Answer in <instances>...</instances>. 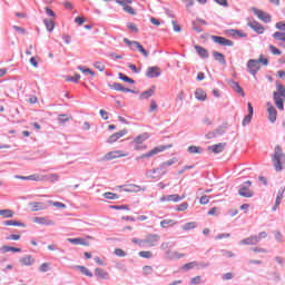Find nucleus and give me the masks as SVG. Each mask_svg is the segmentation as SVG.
Returning a JSON list of instances; mask_svg holds the SVG:
<instances>
[{
    "instance_id": "nucleus-1",
    "label": "nucleus",
    "mask_w": 285,
    "mask_h": 285,
    "mask_svg": "<svg viewBox=\"0 0 285 285\" xmlns=\"http://www.w3.org/2000/svg\"><path fill=\"white\" fill-rule=\"evenodd\" d=\"M273 99L278 110H284L285 86L276 81V91L273 92Z\"/></svg>"
},
{
    "instance_id": "nucleus-2",
    "label": "nucleus",
    "mask_w": 285,
    "mask_h": 285,
    "mask_svg": "<svg viewBox=\"0 0 285 285\" xmlns=\"http://www.w3.org/2000/svg\"><path fill=\"white\" fill-rule=\"evenodd\" d=\"M168 148H173V144L155 147L148 153L136 157V161H139V159H150V157H155V155H159V153H164V150H168Z\"/></svg>"
},
{
    "instance_id": "nucleus-3",
    "label": "nucleus",
    "mask_w": 285,
    "mask_h": 285,
    "mask_svg": "<svg viewBox=\"0 0 285 285\" xmlns=\"http://www.w3.org/2000/svg\"><path fill=\"white\" fill-rule=\"evenodd\" d=\"M250 186H253V181L246 180L243 185H240V187L238 189V195H240V197H245L247 199H250V197H255V193H253V190H250Z\"/></svg>"
},
{
    "instance_id": "nucleus-4",
    "label": "nucleus",
    "mask_w": 285,
    "mask_h": 285,
    "mask_svg": "<svg viewBox=\"0 0 285 285\" xmlns=\"http://www.w3.org/2000/svg\"><path fill=\"white\" fill-rule=\"evenodd\" d=\"M124 43H126V46H128L129 48H131V50H138V52H141V55L146 58H148V50H146L144 48V46H141V43H139V41H132V40H129L128 38H124Z\"/></svg>"
},
{
    "instance_id": "nucleus-5",
    "label": "nucleus",
    "mask_w": 285,
    "mask_h": 285,
    "mask_svg": "<svg viewBox=\"0 0 285 285\" xmlns=\"http://www.w3.org/2000/svg\"><path fill=\"white\" fill-rule=\"evenodd\" d=\"M259 70H262V66L257 62V59H249L247 61V71L254 78L257 77V72H259Z\"/></svg>"
},
{
    "instance_id": "nucleus-6",
    "label": "nucleus",
    "mask_w": 285,
    "mask_h": 285,
    "mask_svg": "<svg viewBox=\"0 0 285 285\" xmlns=\"http://www.w3.org/2000/svg\"><path fill=\"white\" fill-rule=\"evenodd\" d=\"M226 124L220 125L219 127H217L215 130L209 131L207 135H205L206 139H215L217 137H222L223 135L226 134Z\"/></svg>"
},
{
    "instance_id": "nucleus-7",
    "label": "nucleus",
    "mask_w": 285,
    "mask_h": 285,
    "mask_svg": "<svg viewBox=\"0 0 285 285\" xmlns=\"http://www.w3.org/2000/svg\"><path fill=\"white\" fill-rule=\"evenodd\" d=\"M252 12H254L255 17H257L264 23H271V21H272L271 14H268L255 7L252 8Z\"/></svg>"
},
{
    "instance_id": "nucleus-8",
    "label": "nucleus",
    "mask_w": 285,
    "mask_h": 285,
    "mask_svg": "<svg viewBox=\"0 0 285 285\" xmlns=\"http://www.w3.org/2000/svg\"><path fill=\"white\" fill-rule=\"evenodd\" d=\"M212 41H214V43H218V46H228L229 48H233V46H235V42H233V40H229L222 36H212Z\"/></svg>"
},
{
    "instance_id": "nucleus-9",
    "label": "nucleus",
    "mask_w": 285,
    "mask_h": 285,
    "mask_svg": "<svg viewBox=\"0 0 285 285\" xmlns=\"http://www.w3.org/2000/svg\"><path fill=\"white\" fill-rule=\"evenodd\" d=\"M161 239V236L159 234H149L145 238V246H148L149 248H153L154 246H157V243Z\"/></svg>"
},
{
    "instance_id": "nucleus-10",
    "label": "nucleus",
    "mask_w": 285,
    "mask_h": 285,
    "mask_svg": "<svg viewBox=\"0 0 285 285\" xmlns=\"http://www.w3.org/2000/svg\"><path fill=\"white\" fill-rule=\"evenodd\" d=\"M267 119L271 124H275L277 121V109L271 102H267Z\"/></svg>"
},
{
    "instance_id": "nucleus-11",
    "label": "nucleus",
    "mask_w": 285,
    "mask_h": 285,
    "mask_svg": "<svg viewBox=\"0 0 285 285\" xmlns=\"http://www.w3.org/2000/svg\"><path fill=\"white\" fill-rule=\"evenodd\" d=\"M164 175H166V171H163L158 168H154V169H149L146 173V177H148V179H161V177H164Z\"/></svg>"
},
{
    "instance_id": "nucleus-12",
    "label": "nucleus",
    "mask_w": 285,
    "mask_h": 285,
    "mask_svg": "<svg viewBox=\"0 0 285 285\" xmlns=\"http://www.w3.org/2000/svg\"><path fill=\"white\" fill-rule=\"evenodd\" d=\"M125 135H128V129H122V130L109 136V138L107 139V144H115V142L119 141V139H121V137H125Z\"/></svg>"
},
{
    "instance_id": "nucleus-13",
    "label": "nucleus",
    "mask_w": 285,
    "mask_h": 285,
    "mask_svg": "<svg viewBox=\"0 0 285 285\" xmlns=\"http://www.w3.org/2000/svg\"><path fill=\"white\" fill-rule=\"evenodd\" d=\"M239 244H240V246H255V245L259 244V238L257 237V235H253L245 239H242L239 242Z\"/></svg>"
},
{
    "instance_id": "nucleus-14",
    "label": "nucleus",
    "mask_w": 285,
    "mask_h": 285,
    "mask_svg": "<svg viewBox=\"0 0 285 285\" xmlns=\"http://www.w3.org/2000/svg\"><path fill=\"white\" fill-rule=\"evenodd\" d=\"M146 77L148 79H157V77H161V70L159 67H149L146 72Z\"/></svg>"
},
{
    "instance_id": "nucleus-15",
    "label": "nucleus",
    "mask_w": 285,
    "mask_h": 285,
    "mask_svg": "<svg viewBox=\"0 0 285 285\" xmlns=\"http://www.w3.org/2000/svg\"><path fill=\"white\" fill-rule=\"evenodd\" d=\"M186 199V195L179 196L178 194L165 195L160 198V202H181Z\"/></svg>"
},
{
    "instance_id": "nucleus-16",
    "label": "nucleus",
    "mask_w": 285,
    "mask_h": 285,
    "mask_svg": "<svg viewBox=\"0 0 285 285\" xmlns=\"http://www.w3.org/2000/svg\"><path fill=\"white\" fill-rule=\"evenodd\" d=\"M284 193H285V187H281L276 195L275 205L272 207L273 213H275V210L279 208V204H282V199H284Z\"/></svg>"
},
{
    "instance_id": "nucleus-17",
    "label": "nucleus",
    "mask_w": 285,
    "mask_h": 285,
    "mask_svg": "<svg viewBox=\"0 0 285 285\" xmlns=\"http://www.w3.org/2000/svg\"><path fill=\"white\" fill-rule=\"evenodd\" d=\"M248 28H252L256 35H264V26L259 23L258 21L254 20L252 22L247 23Z\"/></svg>"
},
{
    "instance_id": "nucleus-18",
    "label": "nucleus",
    "mask_w": 285,
    "mask_h": 285,
    "mask_svg": "<svg viewBox=\"0 0 285 285\" xmlns=\"http://www.w3.org/2000/svg\"><path fill=\"white\" fill-rule=\"evenodd\" d=\"M36 259L32 257V255H24L19 258V263L21 266H33Z\"/></svg>"
},
{
    "instance_id": "nucleus-19",
    "label": "nucleus",
    "mask_w": 285,
    "mask_h": 285,
    "mask_svg": "<svg viewBox=\"0 0 285 285\" xmlns=\"http://www.w3.org/2000/svg\"><path fill=\"white\" fill-rule=\"evenodd\" d=\"M67 242H69V244H72L73 246H89L88 240H86L81 237L67 238Z\"/></svg>"
},
{
    "instance_id": "nucleus-20",
    "label": "nucleus",
    "mask_w": 285,
    "mask_h": 285,
    "mask_svg": "<svg viewBox=\"0 0 285 285\" xmlns=\"http://www.w3.org/2000/svg\"><path fill=\"white\" fill-rule=\"evenodd\" d=\"M35 224H40V226H55V223L47 217H35Z\"/></svg>"
},
{
    "instance_id": "nucleus-21",
    "label": "nucleus",
    "mask_w": 285,
    "mask_h": 285,
    "mask_svg": "<svg viewBox=\"0 0 285 285\" xmlns=\"http://www.w3.org/2000/svg\"><path fill=\"white\" fill-rule=\"evenodd\" d=\"M224 148H226V142H219L208 147V150L215 153V155H219V153H224Z\"/></svg>"
},
{
    "instance_id": "nucleus-22",
    "label": "nucleus",
    "mask_w": 285,
    "mask_h": 285,
    "mask_svg": "<svg viewBox=\"0 0 285 285\" xmlns=\"http://www.w3.org/2000/svg\"><path fill=\"white\" fill-rule=\"evenodd\" d=\"M95 276L97 277V279H108V277H110V274H108V272H106L104 268L97 267L95 269Z\"/></svg>"
},
{
    "instance_id": "nucleus-23",
    "label": "nucleus",
    "mask_w": 285,
    "mask_h": 285,
    "mask_svg": "<svg viewBox=\"0 0 285 285\" xmlns=\"http://www.w3.org/2000/svg\"><path fill=\"white\" fill-rule=\"evenodd\" d=\"M117 157H124L121 151H109L104 156V161H112V159H117Z\"/></svg>"
},
{
    "instance_id": "nucleus-24",
    "label": "nucleus",
    "mask_w": 285,
    "mask_h": 285,
    "mask_svg": "<svg viewBox=\"0 0 285 285\" xmlns=\"http://www.w3.org/2000/svg\"><path fill=\"white\" fill-rule=\"evenodd\" d=\"M195 50L197 52L198 56H200L202 59H208L209 53L208 50L199 45L195 46Z\"/></svg>"
},
{
    "instance_id": "nucleus-25",
    "label": "nucleus",
    "mask_w": 285,
    "mask_h": 285,
    "mask_svg": "<svg viewBox=\"0 0 285 285\" xmlns=\"http://www.w3.org/2000/svg\"><path fill=\"white\" fill-rule=\"evenodd\" d=\"M213 57L215 61H218V63H220V66H226V57L224 56V53L219 51H213Z\"/></svg>"
},
{
    "instance_id": "nucleus-26",
    "label": "nucleus",
    "mask_w": 285,
    "mask_h": 285,
    "mask_svg": "<svg viewBox=\"0 0 285 285\" xmlns=\"http://www.w3.org/2000/svg\"><path fill=\"white\" fill-rule=\"evenodd\" d=\"M109 88L111 90H117L118 92H129L130 88H126L124 87V85L119 83V82H114L112 85H109Z\"/></svg>"
},
{
    "instance_id": "nucleus-27",
    "label": "nucleus",
    "mask_w": 285,
    "mask_h": 285,
    "mask_svg": "<svg viewBox=\"0 0 285 285\" xmlns=\"http://www.w3.org/2000/svg\"><path fill=\"white\" fill-rule=\"evenodd\" d=\"M181 257H186V254H179L178 252H166V259H181Z\"/></svg>"
},
{
    "instance_id": "nucleus-28",
    "label": "nucleus",
    "mask_w": 285,
    "mask_h": 285,
    "mask_svg": "<svg viewBox=\"0 0 285 285\" xmlns=\"http://www.w3.org/2000/svg\"><path fill=\"white\" fill-rule=\"evenodd\" d=\"M75 268H76V271H79L80 273H82V275H86L87 277H94L95 276L92 274V272H90V269H88V267H86L83 265H76Z\"/></svg>"
},
{
    "instance_id": "nucleus-29",
    "label": "nucleus",
    "mask_w": 285,
    "mask_h": 285,
    "mask_svg": "<svg viewBox=\"0 0 285 285\" xmlns=\"http://www.w3.org/2000/svg\"><path fill=\"white\" fill-rule=\"evenodd\" d=\"M153 95H155V86H151V88H149L148 90H145L140 94V99H150V97H153Z\"/></svg>"
},
{
    "instance_id": "nucleus-30",
    "label": "nucleus",
    "mask_w": 285,
    "mask_h": 285,
    "mask_svg": "<svg viewBox=\"0 0 285 285\" xmlns=\"http://www.w3.org/2000/svg\"><path fill=\"white\" fill-rule=\"evenodd\" d=\"M0 250L2 253H21V248L19 247H13V246H9V245H3Z\"/></svg>"
},
{
    "instance_id": "nucleus-31",
    "label": "nucleus",
    "mask_w": 285,
    "mask_h": 285,
    "mask_svg": "<svg viewBox=\"0 0 285 285\" xmlns=\"http://www.w3.org/2000/svg\"><path fill=\"white\" fill-rule=\"evenodd\" d=\"M31 210L37 213L39 210H46V204L43 203H30Z\"/></svg>"
},
{
    "instance_id": "nucleus-32",
    "label": "nucleus",
    "mask_w": 285,
    "mask_h": 285,
    "mask_svg": "<svg viewBox=\"0 0 285 285\" xmlns=\"http://www.w3.org/2000/svg\"><path fill=\"white\" fill-rule=\"evenodd\" d=\"M232 88L237 92L238 95H242V97H246V94L244 92V89L242 86H239V82L237 81H232Z\"/></svg>"
},
{
    "instance_id": "nucleus-33",
    "label": "nucleus",
    "mask_w": 285,
    "mask_h": 285,
    "mask_svg": "<svg viewBox=\"0 0 285 285\" xmlns=\"http://www.w3.org/2000/svg\"><path fill=\"white\" fill-rule=\"evenodd\" d=\"M3 226H18L20 228H26V225L19 220H4Z\"/></svg>"
},
{
    "instance_id": "nucleus-34",
    "label": "nucleus",
    "mask_w": 285,
    "mask_h": 285,
    "mask_svg": "<svg viewBox=\"0 0 285 285\" xmlns=\"http://www.w3.org/2000/svg\"><path fill=\"white\" fill-rule=\"evenodd\" d=\"M0 216L4 219H11V217H14V212L11 209H0Z\"/></svg>"
},
{
    "instance_id": "nucleus-35",
    "label": "nucleus",
    "mask_w": 285,
    "mask_h": 285,
    "mask_svg": "<svg viewBox=\"0 0 285 285\" xmlns=\"http://www.w3.org/2000/svg\"><path fill=\"white\" fill-rule=\"evenodd\" d=\"M188 153H190V155H202V153H204V148L191 145L188 147Z\"/></svg>"
},
{
    "instance_id": "nucleus-36",
    "label": "nucleus",
    "mask_w": 285,
    "mask_h": 285,
    "mask_svg": "<svg viewBox=\"0 0 285 285\" xmlns=\"http://www.w3.org/2000/svg\"><path fill=\"white\" fill-rule=\"evenodd\" d=\"M43 23L48 32H52L55 30V20L52 19H43Z\"/></svg>"
},
{
    "instance_id": "nucleus-37",
    "label": "nucleus",
    "mask_w": 285,
    "mask_h": 285,
    "mask_svg": "<svg viewBox=\"0 0 285 285\" xmlns=\"http://www.w3.org/2000/svg\"><path fill=\"white\" fill-rule=\"evenodd\" d=\"M195 98L198 101H206V92L202 89H196L195 91Z\"/></svg>"
},
{
    "instance_id": "nucleus-38",
    "label": "nucleus",
    "mask_w": 285,
    "mask_h": 285,
    "mask_svg": "<svg viewBox=\"0 0 285 285\" xmlns=\"http://www.w3.org/2000/svg\"><path fill=\"white\" fill-rule=\"evenodd\" d=\"M124 190H125V193H139V190H141V186L128 185Z\"/></svg>"
},
{
    "instance_id": "nucleus-39",
    "label": "nucleus",
    "mask_w": 285,
    "mask_h": 285,
    "mask_svg": "<svg viewBox=\"0 0 285 285\" xmlns=\"http://www.w3.org/2000/svg\"><path fill=\"white\" fill-rule=\"evenodd\" d=\"M118 79H120V81H125L126 83H136L135 79L124 75L122 72L118 73Z\"/></svg>"
},
{
    "instance_id": "nucleus-40",
    "label": "nucleus",
    "mask_w": 285,
    "mask_h": 285,
    "mask_svg": "<svg viewBox=\"0 0 285 285\" xmlns=\"http://www.w3.org/2000/svg\"><path fill=\"white\" fill-rule=\"evenodd\" d=\"M273 39L275 41H284L285 43V32H282V31H276L273 33Z\"/></svg>"
},
{
    "instance_id": "nucleus-41",
    "label": "nucleus",
    "mask_w": 285,
    "mask_h": 285,
    "mask_svg": "<svg viewBox=\"0 0 285 285\" xmlns=\"http://www.w3.org/2000/svg\"><path fill=\"white\" fill-rule=\"evenodd\" d=\"M195 266H199V262L194 261V262L187 263V264H185V265L181 267V269H183V271H193V268H195Z\"/></svg>"
},
{
    "instance_id": "nucleus-42",
    "label": "nucleus",
    "mask_w": 285,
    "mask_h": 285,
    "mask_svg": "<svg viewBox=\"0 0 285 285\" xmlns=\"http://www.w3.org/2000/svg\"><path fill=\"white\" fill-rule=\"evenodd\" d=\"M148 137H149L148 132H145V134L137 136L134 141H135V144L140 145V144H144V141H146V139H148Z\"/></svg>"
},
{
    "instance_id": "nucleus-43",
    "label": "nucleus",
    "mask_w": 285,
    "mask_h": 285,
    "mask_svg": "<svg viewBox=\"0 0 285 285\" xmlns=\"http://www.w3.org/2000/svg\"><path fill=\"white\" fill-rule=\"evenodd\" d=\"M175 224H177V222L174 219H164L160 222L161 228H168V226H175Z\"/></svg>"
},
{
    "instance_id": "nucleus-44",
    "label": "nucleus",
    "mask_w": 285,
    "mask_h": 285,
    "mask_svg": "<svg viewBox=\"0 0 285 285\" xmlns=\"http://www.w3.org/2000/svg\"><path fill=\"white\" fill-rule=\"evenodd\" d=\"M79 79H81V75L75 73V76H67L66 81H71L72 83H79Z\"/></svg>"
},
{
    "instance_id": "nucleus-45",
    "label": "nucleus",
    "mask_w": 285,
    "mask_h": 285,
    "mask_svg": "<svg viewBox=\"0 0 285 285\" xmlns=\"http://www.w3.org/2000/svg\"><path fill=\"white\" fill-rule=\"evenodd\" d=\"M194 228H197L196 222H189L183 225V230H194Z\"/></svg>"
},
{
    "instance_id": "nucleus-46",
    "label": "nucleus",
    "mask_w": 285,
    "mask_h": 285,
    "mask_svg": "<svg viewBox=\"0 0 285 285\" xmlns=\"http://www.w3.org/2000/svg\"><path fill=\"white\" fill-rule=\"evenodd\" d=\"M78 70H80V72H83V75H91V77H95V71H92L90 68L78 66Z\"/></svg>"
},
{
    "instance_id": "nucleus-47",
    "label": "nucleus",
    "mask_w": 285,
    "mask_h": 285,
    "mask_svg": "<svg viewBox=\"0 0 285 285\" xmlns=\"http://www.w3.org/2000/svg\"><path fill=\"white\" fill-rule=\"evenodd\" d=\"M139 257H142L144 259H150L153 257V252L148 250H141L138 253Z\"/></svg>"
},
{
    "instance_id": "nucleus-48",
    "label": "nucleus",
    "mask_w": 285,
    "mask_h": 285,
    "mask_svg": "<svg viewBox=\"0 0 285 285\" xmlns=\"http://www.w3.org/2000/svg\"><path fill=\"white\" fill-rule=\"evenodd\" d=\"M175 210L178 213H184V210H188V203H181L175 207Z\"/></svg>"
},
{
    "instance_id": "nucleus-49",
    "label": "nucleus",
    "mask_w": 285,
    "mask_h": 285,
    "mask_svg": "<svg viewBox=\"0 0 285 285\" xmlns=\"http://www.w3.org/2000/svg\"><path fill=\"white\" fill-rule=\"evenodd\" d=\"M274 237L276 242H278V244H282V242H284V235H282V232L279 230L274 232Z\"/></svg>"
},
{
    "instance_id": "nucleus-50",
    "label": "nucleus",
    "mask_w": 285,
    "mask_h": 285,
    "mask_svg": "<svg viewBox=\"0 0 285 285\" xmlns=\"http://www.w3.org/2000/svg\"><path fill=\"white\" fill-rule=\"evenodd\" d=\"M104 198L105 199H118L119 195H117L115 193L107 191L104 194Z\"/></svg>"
},
{
    "instance_id": "nucleus-51",
    "label": "nucleus",
    "mask_w": 285,
    "mask_h": 285,
    "mask_svg": "<svg viewBox=\"0 0 285 285\" xmlns=\"http://www.w3.org/2000/svg\"><path fill=\"white\" fill-rule=\"evenodd\" d=\"M58 121L59 124H66V121H70V118L66 114H60L58 116Z\"/></svg>"
},
{
    "instance_id": "nucleus-52",
    "label": "nucleus",
    "mask_w": 285,
    "mask_h": 285,
    "mask_svg": "<svg viewBox=\"0 0 285 285\" xmlns=\"http://www.w3.org/2000/svg\"><path fill=\"white\" fill-rule=\"evenodd\" d=\"M122 10L125 12H128V14H131L132 17H135V14H137V11H135V8L130 7V6H126L125 8H122Z\"/></svg>"
},
{
    "instance_id": "nucleus-53",
    "label": "nucleus",
    "mask_w": 285,
    "mask_h": 285,
    "mask_svg": "<svg viewBox=\"0 0 285 285\" xmlns=\"http://www.w3.org/2000/svg\"><path fill=\"white\" fill-rule=\"evenodd\" d=\"M256 61H257L258 66H259V63H262V66H268V60H267V58H264V55H261L258 57V59H256Z\"/></svg>"
},
{
    "instance_id": "nucleus-54",
    "label": "nucleus",
    "mask_w": 285,
    "mask_h": 285,
    "mask_svg": "<svg viewBox=\"0 0 285 285\" xmlns=\"http://www.w3.org/2000/svg\"><path fill=\"white\" fill-rule=\"evenodd\" d=\"M237 29H227L226 31H225V35L227 36V37H233L234 39H235V37H237Z\"/></svg>"
},
{
    "instance_id": "nucleus-55",
    "label": "nucleus",
    "mask_w": 285,
    "mask_h": 285,
    "mask_svg": "<svg viewBox=\"0 0 285 285\" xmlns=\"http://www.w3.org/2000/svg\"><path fill=\"white\" fill-rule=\"evenodd\" d=\"M127 28L128 30H130V32H139V28H137V24H135L134 22H128Z\"/></svg>"
},
{
    "instance_id": "nucleus-56",
    "label": "nucleus",
    "mask_w": 285,
    "mask_h": 285,
    "mask_svg": "<svg viewBox=\"0 0 285 285\" xmlns=\"http://www.w3.org/2000/svg\"><path fill=\"white\" fill-rule=\"evenodd\" d=\"M269 51L272 52V55H275V56L282 55V50H279L277 47L273 45H269Z\"/></svg>"
},
{
    "instance_id": "nucleus-57",
    "label": "nucleus",
    "mask_w": 285,
    "mask_h": 285,
    "mask_svg": "<svg viewBox=\"0 0 285 285\" xmlns=\"http://www.w3.org/2000/svg\"><path fill=\"white\" fill-rule=\"evenodd\" d=\"M191 28H193V30H195L196 32H204V29L199 27V22H198V21H193V22H191Z\"/></svg>"
},
{
    "instance_id": "nucleus-58",
    "label": "nucleus",
    "mask_w": 285,
    "mask_h": 285,
    "mask_svg": "<svg viewBox=\"0 0 285 285\" xmlns=\"http://www.w3.org/2000/svg\"><path fill=\"white\" fill-rule=\"evenodd\" d=\"M94 68H96V70H99V72H104V70H106V66L99 61L94 63Z\"/></svg>"
},
{
    "instance_id": "nucleus-59",
    "label": "nucleus",
    "mask_w": 285,
    "mask_h": 285,
    "mask_svg": "<svg viewBox=\"0 0 285 285\" xmlns=\"http://www.w3.org/2000/svg\"><path fill=\"white\" fill-rule=\"evenodd\" d=\"M39 271H40V273H48V271H50V264H48V263L41 264L39 267Z\"/></svg>"
},
{
    "instance_id": "nucleus-60",
    "label": "nucleus",
    "mask_w": 285,
    "mask_h": 285,
    "mask_svg": "<svg viewBox=\"0 0 285 285\" xmlns=\"http://www.w3.org/2000/svg\"><path fill=\"white\" fill-rule=\"evenodd\" d=\"M220 253H222L223 257H228V258L235 257V253L227 250V249H222Z\"/></svg>"
},
{
    "instance_id": "nucleus-61",
    "label": "nucleus",
    "mask_w": 285,
    "mask_h": 285,
    "mask_svg": "<svg viewBox=\"0 0 285 285\" xmlns=\"http://www.w3.org/2000/svg\"><path fill=\"white\" fill-rule=\"evenodd\" d=\"M250 121H253V116H250V115L247 114V115L244 117L242 125H243L244 127H245V126H248V124H250Z\"/></svg>"
},
{
    "instance_id": "nucleus-62",
    "label": "nucleus",
    "mask_w": 285,
    "mask_h": 285,
    "mask_svg": "<svg viewBox=\"0 0 285 285\" xmlns=\"http://www.w3.org/2000/svg\"><path fill=\"white\" fill-rule=\"evenodd\" d=\"M142 271H144V275H153V266L150 265H145L142 267Z\"/></svg>"
},
{
    "instance_id": "nucleus-63",
    "label": "nucleus",
    "mask_w": 285,
    "mask_h": 285,
    "mask_svg": "<svg viewBox=\"0 0 285 285\" xmlns=\"http://www.w3.org/2000/svg\"><path fill=\"white\" fill-rule=\"evenodd\" d=\"M276 30H281L282 32H285V22L279 21L275 24Z\"/></svg>"
},
{
    "instance_id": "nucleus-64",
    "label": "nucleus",
    "mask_w": 285,
    "mask_h": 285,
    "mask_svg": "<svg viewBox=\"0 0 285 285\" xmlns=\"http://www.w3.org/2000/svg\"><path fill=\"white\" fill-rule=\"evenodd\" d=\"M114 253L117 257H126V253L121 248H116Z\"/></svg>"
}]
</instances>
